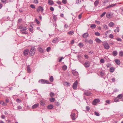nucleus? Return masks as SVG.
<instances>
[{
    "label": "nucleus",
    "instance_id": "obj_33",
    "mask_svg": "<svg viewBox=\"0 0 123 123\" xmlns=\"http://www.w3.org/2000/svg\"><path fill=\"white\" fill-rule=\"evenodd\" d=\"M114 68L113 67H111L110 68V71L111 72H114Z\"/></svg>",
    "mask_w": 123,
    "mask_h": 123
},
{
    "label": "nucleus",
    "instance_id": "obj_52",
    "mask_svg": "<svg viewBox=\"0 0 123 123\" xmlns=\"http://www.w3.org/2000/svg\"><path fill=\"white\" fill-rule=\"evenodd\" d=\"M55 104L56 105L58 106L60 105V103L58 102H55Z\"/></svg>",
    "mask_w": 123,
    "mask_h": 123
},
{
    "label": "nucleus",
    "instance_id": "obj_18",
    "mask_svg": "<svg viewBox=\"0 0 123 123\" xmlns=\"http://www.w3.org/2000/svg\"><path fill=\"white\" fill-rule=\"evenodd\" d=\"M112 53L113 55L114 56H116L117 54V52L116 51H113L112 52Z\"/></svg>",
    "mask_w": 123,
    "mask_h": 123
},
{
    "label": "nucleus",
    "instance_id": "obj_26",
    "mask_svg": "<svg viewBox=\"0 0 123 123\" xmlns=\"http://www.w3.org/2000/svg\"><path fill=\"white\" fill-rule=\"evenodd\" d=\"M78 45L80 48H81L83 47L84 44L80 42L78 44Z\"/></svg>",
    "mask_w": 123,
    "mask_h": 123
},
{
    "label": "nucleus",
    "instance_id": "obj_53",
    "mask_svg": "<svg viewBox=\"0 0 123 123\" xmlns=\"http://www.w3.org/2000/svg\"><path fill=\"white\" fill-rule=\"evenodd\" d=\"M86 110L88 111L90 109V108L89 106H86Z\"/></svg>",
    "mask_w": 123,
    "mask_h": 123
},
{
    "label": "nucleus",
    "instance_id": "obj_10",
    "mask_svg": "<svg viewBox=\"0 0 123 123\" xmlns=\"http://www.w3.org/2000/svg\"><path fill=\"white\" fill-rule=\"evenodd\" d=\"M84 94L87 96H90L92 95V93L89 92L87 91L84 92Z\"/></svg>",
    "mask_w": 123,
    "mask_h": 123
},
{
    "label": "nucleus",
    "instance_id": "obj_27",
    "mask_svg": "<svg viewBox=\"0 0 123 123\" xmlns=\"http://www.w3.org/2000/svg\"><path fill=\"white\" fill-rule=\"evenodd\" d=\"M114 25V24L112 22H110L109 24V25L110 27H112Z\"/></svg>",
    "mask_w": 123,
    "mask_h": 123
},
{
    "label": "nucleus",
    "instance_id": "obj_42",
    "mask_svg": "<svg viewBox=\"0 0 123 123\" xmlns=\"http://www.w3.org/2000/svg\"><path fill=\"white\" fill-rule=\"evenodd\" d=\"M20 31H24L26 30L27 29V28L26 27H24L23 29H21Z\"/></svg>",
    "mask_w": 123,
    "mask_h": 123
},
{
    "label": "nucleus",
    "instance_id": "obj_20",
    "mask_svg": "<svg viewBox=\"0 0 123 123\" xmlns=\"http://www.w3.org/2000/svg\"><path fill=\"white\" fill-rule=\"evenodd\" d=\"M99 3V1L98 0H97L94 2V4L95 6H97L98 5Z\"/></svg>",
    "mask_w": 123,
    "mask_h": 123
},
{
    "label": "nucleus",
    "instance_id": "obj_60",
    "mask_svg": "<svg viewBox=\"0 0 123 123\" xmlns=\"http://www.w3.org/2000/svg\"><path fill=\"white\" fill-rule=\"evenodd\" d=\"M30 7L33 8H35V6H34L32 4H31L30 5Z\"/></svg>",
    "mask_w": 123,
    "mask_h": 123
},
{
    "label": "nucleus",
    "instance_id": "obj_43",
    "mask_svg": "<svg viewBox=\"0 0 123 123\" xmlns=\"http://www.w3.org/2000/svg\"><path fill=\"white\" fill-rule=\"evenodd\" d=\"M88 42L90 44H92L93 43V41L91 40H90L88 41Z\"/></svg>",
    "mask_w": 123,
    "mask_h": 123
},
{
    "label": "nucleus",
    "instance_id": "obj_47",
    "mask_svg": "<svg viewBox=\"0 0 123 123\" xmlns=\"http://www.w3.org/2000/svg\"><path fill=\"white\" fill-rule=\"evenodd\" d=\"M95 34L97 36H99L100 34V33L98 32H96L95 33Z\"/></svg>",
    "mask_w": 123,
    "mask_h": 123
},
{
    "label": "nucleus",
    "instance_id": "obj_22",
    "mask_svg": "<svg viewBox=\"0 0 123 123\" xmlns=\"http://www.w3.org/2000/svg\"><path fill=\"white\" fill-rule=\"evenodd\" d=\"M123 97V95L122 94H121L118 95L117 97V98L121 99Z\"/></svg>",
    "mask_w": 123,
    "mask_h": 123
},
{
    "label": "nucleus",
    "instance_id": "obj_64",
    "mask_svg": "<svg viewBox=\"0 0 123 123\" xmlns=\"http://www.w3.org/2000/svg\"><path fill=\"white\" fill-rule=\"evenodd\" d=\"M24 27L22 26L21 25L19 26V28L20 29H23L24 28Z\"/></svg>",
    "mask_w": 123,
    "mask_h": 123
},
{
    "label": "nucleus",
    "instance_id": "obj_15",
    "mask_svg": "<svg viewBox=\"0 0 123 123\" xmlns=\"http://www.w3.org/2000/svg\"><path fill=\"white\" fill-rule=\"evenodd\" d=\"M64 85L66 86H70V84L68 82H65L63 83Z\"/></svg>",
    "mask_w": 123,
    "mask_h": 123
},
{
    "label": "nucleus",
    "instance_id": "obj_12",
    "mask_svg": "<svg viewBox=\"0 0 123 123\" xmlns=\"http://www.w3.org/2000/svg\"><path fill=\"white\" fill-rule=\"evenodd\" d=\"M72 73L73 75L76 76L78 75V72L75 70H73L72 71Z\"/></svg>",
    "mask_w": 123,
    "mask_h": 123
},
{
    "label": "nucleus",
    "instance_id": "obj_28",
    "mask_svg": "<svg viewBox=\"0 0 123 123\" xmlns=\"http://www.w3.org/2000/svg\"><path fill=\"white\" fill-rule=\"evenodd\" d=\"M27 71L28 73H30L31 72V70L30 69L29 66H28L27 68Z\"/></svg>",
    "mask_w": 123,
    "mask_h": 123
},
{
    "label": "nucleus",
    "instance_id": "obj_48",
    "mask_svg": "<svg viewBox=\"0 0 123 123\" xmlns=\"http://www.w3.org/2000/svg\"><path fill=\"white\" fill-rule=\"evenodd\" d=\"M113 37L114 36L112 34H110L109 35V37L111 38H113Z\"/></svg>",
    "mask_w": 123,
    "mask_h": 123
},
{
    "label": "nucleus",
    "instance_id": "obj_36",
    "mask_svg": "<svg viewBox=\"0 0 123 123\" xmlns=\"http://www.w3.org/2000/svg\"><path fill=\"white\" fill-rule=\"evenodd\" d=\"M106 17L108 18H110L111 17V15L109 13H107L106 14Z\"/></svg>",
    "mask_w": 123,
    "mask_h": 123
},
{
    "label": "nucleus",
    "instance_id": "obj_25",
    "mask_svg": "<svg viewBox=\"0 0 123 123\" xmlns=\"http://www.w3.org/2000/svg\"><path fill=\"white\" fill-rule=\"evenodd\" d=\"M55 98L53 97H51L49 98V100L51 102H54L55 101Z\"/></svg>",
    "mask_w": 123,
    "mask_h": 123
},
{
    "label": "nucleus",
    "instance_id": "obj_1",
    "mask_svg": "<svg viewBox=\"0 0 123 123\" xmlns=\"http://www.w3.org/2000/svg\"><path fill=\"white\" fill-rule=\"evenodd\" d=\"M103 45L104 46L105 48L106 49H108L110 48V46L108 43L105 42H103Z\"/></svg>",
    "mask_w": 123,
    "mask_h": 123
},
{
    "label": "nucleus",
    "instance_id": "obj_16",
    "mask_svg": "<svg viewBox=\"0 0 123 123\" xmlns=\"http://www.w3.org/2000/svg\"><path fill=\"white\" fill-rule=\"evenodd\" d=\"M39 104L38 103H37L34 105L32 107V109H34L38 107L39 106Z\"/></svg>",
    "mask_w": 123,
    "mask_h": 123
},
{
    "label": "nucleus",
    "instance_id": "obj_34",
    "mask_svg": "<svg viewBox=\"0 0 123 123\" xmlns=\"http://www.w3.org/2000/svg\"><path fill=\"white\" fill-rule=\"evenodd\" d=\"M53 76H51L49 78V80L51 82H52L53 81Z\"/></svg>",
    "mask_w": 123,
    "mask_h": 123
},
{
    "label": "nucleus",
    "instance_id": "obj_31",
    "mask_svg": "<svg viewBox=\"0 0 123 123\" xmlns=\"http://www.w3.org/2000/svg\"><path fill=\"white\" fill-rule=\"evenodd\" d=\"M116 29L114 30V31L115 32H117L119 31V29L118 27H116Z\"/></svg>",
    "mask_w": 123,
    "mask_h": 123
},
{
    "label": "nucleus",
    "instance_id": "obj_4",
    "mask_svg": "<svg viewBox=\"0 0 123 123\" xmlns=\"http://www.w3.org/2000/svg\"><path fill=\"white\" fill-rule=\"evenodd\" d=\"M90 62L88 61H86L85 62L84 65L86 68H88L90 66Z\"/></svg>",
    "mask_w": 123,
    "mask_h": 123
},
{
    "label": "nucleus",
    "instance_id": "obj_14",
    "mask_svg": "<svg viewBox=\"0 0 123 123\" xmlns=\"http://www.w3.org/2000/svg\"><path fill=\"white\" fill-rule=\"evenodd\" d=\"M89 34L88 33L86 32L83 34L82 35V37H88Z\"/></svg>",
    "mask_w": 123,
    "mask_h": 123
},
{
    "label": "nucleus",
    "instance_id": "obj_63",
    "mask_svg": "<svg viewBox=\"0 0 123 123\" xmlns=\"http://www.w3.org/2000/svg\"><path fill=\"white\" fill-rule=\"evenodd\" d=\"M111 80L113 82H115V79L114 78H112Z\"/></svg>",
    "mask_w": 123,
    "mask_h": 123
},
{
    "label": "nucleus",
    "instance_id": "obj_56",
    "mask_svg": "<svg viewBox=\"0 0 123 123\" xmlns=\"http://www.w3.org/2000/svg\"><path fill=\"white\" fill-rule=\"evenodd\" d=\"M67 0H62V3L64 4H66L67 3Z\"/></svg>",
    "mask_w": 123,
    "mask_h": 123
},
{
    "label": "nucleus",
    "instance_id": "obj_17",
    "mask_svg": "<svg viewBox=\"0 0 123 123\" xmlns=\"http://www.w3.org/2000/svg\"><path fill=\"white\" fill-rule=\"evenodd\" d=\"M53 105L51 104H50L47 107V108L49 109H51L52 108H53Z\"/></svg>",
    "mask_w": 123,
    "mask_h": 123
},
{
    "label": "nucleus",
    "instance_id": "obj_41",
    "mask_svg": "<svg viewBox=\"0 0 123 123\" xmlns=\"http://www.w3.org/2000/svg\"><path fill=\"white\" fill-rule=\"evenodd\" d=\"M68 34H71V35H72L74 33V31H71L68 33Z\"/></svg>",
    "mask_w": 123,
    "mask_h": 123
},
{
    "label": "nucleus",
    "instance_id": "obj_58",
    "mask_svg": "<svg viewBox=\"0 0 123 123\" xmlns=\"http://www.w3.org/2000/svg\"><path fill=\"white\" fill-rule=\"evenodd\" d=\"M35 21H36V22L38 24H39L40 23V22L37 19V18H36L35 19Z\"/></svg>",
    "mask_w": 123,
    "mask_h": 123
},
{
    "label": "nucleus",
    "instance_id": "obj_21",
    "mask_svg": "<svg viewBox=\"0 0 123 123\" xmlns=\"http://www.w3.org/2000/svg\"><path fill=\"white\" fill-rule=\"evenodd\" d=\"M95 41L96 42L98 43H100L101 42V41L100 39L98 38H96L95 39Z\"/></svg>",
    "mask_w": 123,
    "mask_h": 123
},
{
    "label": "nucleus",
    "instance_id": "obj_30",
    "mask_svg": "<svg viewBox=\"0 0 123 123\" xmlns=\"http://www.w3.org/2000/svg\"><path fill=\"white\" fill-rule=\"evenodd\" d=\"M102 26L104 28V29H107L108 28V26H107L105 25H102Z\"/></svg>",
    "mask_w": 123,
    "mask_h": 123
},
{
    "label": "nucleus",
    "instance_id": "obj_5",
    "mask_svg": "<svg viewBox=\"0 0 123 123\" xmlns=\"http://www.w3.org/2000/svg\"><path fill=\"white\" fill-rule=\"evenodd\" d=\"M78 84L77 81L76 80L73 84V87L74 89H76Z\"/></svg>",
    "mask_w": 123,
    "mask_h": 123
},
{
    "label": "nucleus",
    "instance_id": "obj_57",
    "mask_svg": "<svg viewBox=\"0 0 123 123\" xmlns=\"http://www.w3.org/2000/svg\"><path fill=\"white\" fill-rule=\"evenodd\" d=\"M68 27V26L67 24H66L64 25V27L65 28L67 29Z\"/></svg>",
    "mask_w": 123,
    "mask_h": 123
},
{
    "label": "nucleus",
    "instance_id": "obj_13",
    "mask_svg": "<svg viewBox=\"0 0 123 123\" xmlns=\"http://www.w3.org/2000/svg\"><path fill=\"white\" fill-rule=\"evenodd\" d=\"M75 113H73L71 115V117L73 120H74L75 119Z\"/></svg>",
    "mask_w": 123,
    "mask_h": 123
},
{
    "label": "nucleus",
    "instance_id": "obj_59",
    "mask_svg": "<svg viewBox=\"0 0 123 123\" xmlns=\"http://www.w3.org/2000/svg\"><path fill=\"white\" fill-rule=\"evenodd\" d=\"M50 10L51 11H53L54 10V9L53 7H51L50 8Z\"/></svg>",
    "mask_w": 123,
    "mask_h": 123
},
{
    "label": "nucleus",
    "instance_id": "obj_62",
    "mask_svg": "<svg viewBox=\"0 0 123 123\" xmlns=\"http://www.w3.org/2000/svg\"><path fill=\"white\" fill-rule=\"evenodd\" d=\"M5 116L4 115H1V118L2 119H5Z\"/></svg>",
    "mask_w": 123,
    "mask_h": 123
},
{
    "label": "nucleus",
    "instance_id": "obj_50",
    "mask_svg": "<svg viewBox=\"0 0 123 123\" xmlns=\"http://www.w3.org/2000/svg\"><path fill=\"white\" fill-rule=\"evenodd\" d=\"M100 61L102 63H103L104 62L105 60L104 59H100Z\"/></svg>",
    "mask_w": 123,
    "mask_h": 123
},
{
    "label": "nucleus",
    "instance_id": "obj_29",
    "mask_svg": "<svg viewBox=\"0 0 123 123\" xmlns=\"http://www.w3.org/2000/svg\"><path fill=\"white\" fill-rule=\"evenodd\" d=\"M96 27V25L95 24H92L91 25L90 27L92 29L95 28Z\"/></svg>",
    "mask_w": 123,
    "mask_h": 123
},
{
    "label": "nucleus",
    "instance_id": "obj_38",
    "mask_svg": "<svg viewBox=\"0 0 123 123\" xmlns=\"http://www.w3.org/2000/svg\"><path fill=\"white\" fill-rule=\"evenodd\" d=\"M40 104L41 105L43 106H44L45 105L44 102L41 100L40 101Z\"/></svg>",
    "mask_w": 123,
    "mask_h": 123
},
{
    "label": "nucleus",
    "instance_id": "obj_23",
    "mask_svg": "<svg viewBox=\"0 0 123 123\" xmlns=\"http://www.w3.org/2000/svg\"><path fill=\"white\" fill-rule=\"evenodd\" d=\"M0 104H1L3 105L6 106L7 104L2 101H1L0 102Z\"/></svg>",
    "mask_w": 123,
    "mask_h": 123
},
{
    "label": "nucleus",
    "instance_id": "obj_49",
    "mask_svg": "<svg viewBox=\"0 0 123 123\" xmlns=\"http://www.w3.org/2000/svg\"><path fill=\"white\" fill-rule=\"evenodd\" d=\"M119 91V90L118 89H114V91L115 92H117Z\"/></svg>",
    "mask_w": 123,
    "mask_h": 123
},
{
    "label": "nucleus",
    "instance_id": "obj_32",
    "mask_svg": "<svg viewBox=\"0 0 123 123\" xmlns=\"http://www.w3.org/2000/svg\"><path fill=\"white\" fill-rule=\"evenodd\" d=\"M81 0H76V3L77 4H81Z\"/></svg>",
    "mask_w": 123,
    "mask_h": 123
},
{
    "label": "nucleus",
    "instance_id": "obj_9",
    "mask_svg": "<svg viewBox=\"0 0 123 123\" xmlns=\"http://www.w3.org/2000/svg\"><path fill=\"white\" fill-rule=\"evenodd\" d=\"M117 5V3H115L114 4H112L109 5L106 8H111L114 7L115 6Z\"/></svg>",
    "mask_w": 123,
    "mask_h": 123
},
{
    "label": "nucleus",
    "instance_id": "obj_39",
    "mask_svg": "<svg viewBox=\"0 0 123 123\" xmlns=\"http://www.w3.org/2000/svg\"><path fill=\"white\" fill-rule=\"evenodd\" d=\"M67 68V67L66 65L63 66L62 67V69L64 70H65Z\"/></svg>",
    "mask_w": 123,
    "mask_h": 123
},
{
    "label": "nucleus",
    "instance_id": "obj_6",
    "mask_svg": "<svg viewBox=\"0 0 123 123\" xmlns=\"http://www.w3.org/2000/svg\"><path fill=\"white\" fill-rule=\"evenodd\" d=\"M100 102V100L98 99H95L92 102V104L93 105H95L96 104Z\"/></svg>",
    "mask_w": 123,
    "mask_h": 123
},
{
    "label": "nucleus",
    "instance_id": "obj_19",
    "mask_svg": "<svg viewBox=\"0 0 123 123\" xmlns=\"http://www.w3.org/2000/svg\"><path fill=\"white\" fill-rule=\"evenodd\" d=\"M48 3L49 5H52L54 4L52 0H49L48 1Z\"/></svg>",
    "mask_w": 123,
    "mask_h": 123
},
{
    "label": "nucleus",
    "instance_id": "obj_45",
    "mask_svg": "<svg viewBox=\"0 0 123 123\" xmlns=\"http://www.w3.org/2000/svg\"><path fill=\"white\" fill-rule=\"evenodd\" d=\"M95 115L97 116H99V113L95 111L94 112Z\"/></svg>",
    "mask_w": 123,
    "mask_h": 123
},
{
    "label": "nucleus",
    "instance_id": "obj_54",
    "mask_svg": "<svg viewBox=\"0 0 123 123\" xmlns=\"http://www.w3.org/2000/svg\"><path fill=\"white\" fill-rule=\"evenodd\" d=\"M95 22L97 24H100V22L99 21H98L97 20L95 21Z\"/></svg>",
    "mask_w": 123,
    "mask_h": 123
},
{
    "label": "nucleus",
    "instance_id": "obj_8",
    "mask_svg": "<svg viewBox=\"0 0 123 123\" xmlns=\"http://www.w3.org/2000/svg\"><path fill=\"white\" fill-rule=\"evenodd\" d=\"M43 8L40 6H39L38 7V8L37 9V11L39 12V11H41L43 12Z\"/></svg>",
    "mask_w": 123,
    "mask_h": 123
},
{
    "label": "nucleus",
    "instance_id": "obj_44",
    "mask_svg": "<svg viewBox=\"0 0 123 123\" xmlns=\"http://www.w3.org/2000/svg\"><path fill=\"white\" fill-rule=\"evenodd\" d=\"M50 49H51V48L50 47H48L47 48V49H46L47 51L48 52H49L50 51Z\"/></svg>",
    "mask_w": 123,
    "mask_h": 123
},
{
    "label": "nucleus",
    "instance_id": "obj_11",
    "mask_svg": "<svg viewBox=\"0 0 123 123\" xmlns=\"http://www.w3.org/2000/svg\"><path fill=\"white\" fill-rule=\"evenodd\" d=\"M59 39L58 38H56L54 39L52 41V42L54 43H55L57 42Z\"/></svg>",
    "mask_w": 123,
    "mask_h": 123
},
{
    "label": "nucleus",
    "instance_id": "obj_3",
    "mask_svg": "<svg viewBox=\"0 0 123 123\" xmlns=\"http://www.w3.org/2000/svg\"><path fill=\"white\" fill-rule=\"evenodd\" d=\"M35 53V51L34 50V48L32 47L30 51V54L31 55H34Z\"/></svg>",
    "mask_w": 123,
    "mask_h": 123
},
{
    "label": "nucleus",
    "instance_id": "obj_35",
    "mask_svg": "<svg viewBox=\"0 0 123 123\" xmlns=\"http://www.w3.org/2000/svg\"><path fill=\"white\" fill-rule=\"evenodd\" d=\"M54 95V93L52 92H51L49 94L50 96L51 97H53Z\"/></svg>",
    "mask_w": 123,
    "mask_h": 123
},
{
    "label": "nucleus",
    "instance_id": "obj_51",
    "mask_svg": "<svg viewBox=\"0 0 123 123\" xmlns=\"http://www.w3.org/2000/svg\"><path fill=\"white\" fill-rule=\"evenodd\" d=\"M117 98H116L114 100V101L115 102H117L119 101V100Z\"/></svg>",
    "mask_w": 123,
    "mask_h": 123
},
{
    "label": "nucleus",
    "instance_id": "obj_24",
    "mask_svg": "<svg viewBox=\"0 0 123 123\" xmlns=\"http://www.w3.org/2000/svg\"><path fill=\"white\" fill-rule=\"evenodd\" d=\"M116 63L118 65H119L120 63V61L118 59H116L115 60Z\"/></svg>",
    "mask_w": 123,
    "mask_h": 123
},
{
    "label": "nucleus",
    "instance_id": "obj_61",
    "mask_svg": "<svg viewBox=\"0 0 123 123\" xmlns=\"http://www.w3.org/2000/svg\"><path fill=\"white\" fill-rule=\"evenodd\" d=\"M82 17V13L79 14L78 16V18L79 19H80Z\"/></svg>",
    "mask_w": 123,
    "mask_h": 123
},
{
    "label": "nucleus",
    "instance_id": "obj_40",
    "mask_svg": "<svg viewBox=\"0 0 123 123\" xmlns=\"http://www.w3.org/2000/svg\"><path fill=\"white\" fill-rule=\"evenodd\" d=\"M39 51L41 53H43V49L41 48H40L39 49Z\"/></svg>",
    "mask_w": 123,
    "mask_h": 123
},
{
    "label": "nucleus",
    "instance_id": "obj_46",
    "mask_svg": "<svg viewBox=\"0 0 123 123\" xmlns=\"http://www.w3.org/2000/svg\"><path fill=\"white\" fill-rule=\"evenodd\" d=\"M106 13V12H104L103 13H102V14L101 15L100 17H103L105 15V14Z\"/></svg>",
    "mask_w": 123,
    "mask_h": 123
},
{
    "label": "nucleus",
    "instance_id": "obj_37",
    "mask_svg": "<svg viewBox=\"0 0 123 123\" xmlns=\"http://www.w3.org/2000/svg\"><path fill=\"white\" fill-rule=\"evenodd\" d=\"M119 55L121 56H123V52L122 51H120Z\"/></svg>",
    "mask_w": 123,
    "mask_h": 123
},
{
    "label": "nucleus",
    "instance_id": "obj_2",
    "mask_svg": "<svg viewBox=\"0 0 123 123\" xmlns=\"http://www.w3.org/2000/svg\"><path fill=\"white\" fill-rule=\"evenodd\" d=\"M41 82V83L42 84H45V83H49V82L47 80H43V79H41L39 80L38 82Z\"/></svg>",
    "mask_w": 123,
    "mask_h": 123
},
{
    "label": "nucleus",
    "instance_id": "obj_55",
    "mask_svg": "<svg viewBox=\"0 0 123 123\" xmlns=\"http://www.w3.org/2000/svg\"><path fill=\"white\" fill-rule=\"evenodd\" d=\"M17 108L18 110H21L22 108V107L20 106H18L17 107Z\"/></svg>",
    "mask_w": 123,
    "mask_h": 123
},
{
    "label": "nucleus",
    "instance_id": "obj_7",
    "mask_svg": "<svg viewBox=\"0 0 123 123\" xmlns=\"http://www.w3.org/2000/svg\"><path fill=\"white\" fill-rule=\"evenodd\" d=\"M29 52V50L28 49H26L24 51V55H27Z\"/></svg>",
    "mask_w": 123,
    "mask_h": 123
}]
</instances>
